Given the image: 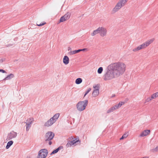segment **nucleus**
Masks as SVG:
<instances>
[{
	"label": "nucleus",
	"instance_id": "nucleus-25",
	"mask_svg": "<svg viewBox=\"0 0 158 158\" xmlns=\"http://www.w3.org/2000/svg\"><path fill=\"white\" fill-rule=\"evenodd\" d=\"M26 131H28L29 130L30 128L31 127V124L27 123H26Z\"/></svg>",
	"mask_w": 158,
	"mask_h": 158
},
{
	"label": "nucleus",
	"instance_id": "nucleus-37",
	"mask_svg": "<svg viewBox=\"0 0 158 158\" xmlns=\"http://www.w3.org/2000/svg\"><path fill=\"white\" fill-rule=\"evenodd\" d=\"M151 99H154L155 98H156V96L154 94H153L151 97Z\"/></svg>",
	"mask_w": 158,
	"mask_h": 158
},
{
	"label": "nucleus",
	"instance_id": "nucleus-8",
	"mask_svg": "<svg viewBox=\"0 0 158 158\" xmlns=\"http://www.w3.org/2000/svg\"><path fill=\"white\" fill-rule=\"evenodd\" d=\"M100 35L102 37L106 36L107 33L106 29L103 27H100Z\"/></svg>",
	"mask_w": 158,
	"mask_h": 158
},
{
	"label": "nucleus",
	"instance_id": "nucleus-9",
	"mask_svg": "<svg viewBox=\"0 0 158 158\" xmlns=\"http://www.w3.org/2000/svg\"><path fill=\"white\" fill-rule=\"evenodd\" d=\"M55 122L53 121L51 118L46 122L44 125L45 127H49L52 125Z\"/></svg>",
	"mask_w": 158,
	"mask_h": 158
},
{
	"label": "nucleus",
	"instance_id": "nucleus-38",
	"mask_svg": "<svg viewBox=\"0 0 158 158\" xmlns=\"http://www.w3.org/2000/svg\"><path fill=\"white\" fill-rule=\"evenodd\" d=\"M0 72H2L3 73H6V72L4 70L2 69H0Z\"/></svg>",
	"mask_w": 158,
	"mask_h": 158
},
{
	"label": "nucleus",
	"instance_id": "nucleus-19",
	"mask_svg": "<svg viewBox=\"0 0 158 158\" xmlns=\"http://www.w3.org/2000/svg\"><path fill=\"white\" fill-rule=\"evenodd\" d=\"M13 143V141L12 140L9 141L7 143V145L6 146V149H8L10 146L12 145Z\"/></svg>",
	"mask_w": 158,
	"mask_h": 158
},
{
	"label": "nucleus",
	"instance_id": "nucleus-35",
	"mask_svg": "<svg viewBox=\"0 0 158 158\" xmlns=\"http://www.w3.org/2000/svg\"><path fill=\"white\" fill-rule=\"evenodd\" d=\"M153 152H156L158 151V146L156 147L155 148L152 150Z\"/></svg>",
	"mask_w": 158,
	"mask_h": 158
},
{
	"label": "nucleus",
	"instance_id": "nucleus-23",
	"mask_svg": "<svg viewBox=\"0 0 158 158\" xmlns=\"http://www.w3.org/2000/svg\"><path fill=\"white\" fill-rule=\"evenodd\" d=\"M128 0H121L118 2L123 6H124Z\"/></svg>",
	"mask_w": 158,
	"mask_h": 158
},
{
	"label": "nucleus",
	"instance_id": "nucleus-24",
	"mask_svg": "<svg viewBox=\"0 0 158 158\" xmlns=\"http://www.w3.org/2000/svg\"><path fill=\"white\" fill-rule=\"evenodd\" d=\"M114 108L112 107L109 108L107 111V113H109L113 112L114 110Z\"/></svg>",
	"mask_w": 158,
	"mask_h": 158
},
{
	"label": "nucleus",
	"instance_id": "nucleus-22",
	"mask_svg": "<svg viewBox=\"0 0 158 158\" xmlns=\"http://www.w3.org/2000/svg\"><path fill=\"white\" fill-rule=\"evenodd\" d=\"M82 81V79L81 78H77L75 81V83L77 84H79L81 83Z\"/></svg>",
	"mask_w": 158,
	"mask_h": 158
},
{
	"label": "nucleus",
	"instance_id": "nucleus-12",
	"mask_svg": "<svg viewBox=\"0 0 158 158\" xmlns=\"http://www.w3.org/2000/svg\"><path fill=\"white\" fill-rule=\"evenodd\" d=\"M60 114L59 113L55 114L51 118L53 120V121L55 122L57 120L58 118L59 117Z\"/></svg>",
	"mask_w": 158,
	"mask_h": 158
},
{
	"label": "nucleus",
	"instance_id": "nucleus-34",
	"mask_svg": "<svg viewBox=\"0 0 158 158\" xmlns=\"http://www.w3.org/2000/svg\"><path fill=\"white\" fill-rule=\"evenodd\" d=\"M91 90V89L90 88H89L86 91V93H85V94L84 95V97H85L89 93V92Z\"/></svg>",
	"mask_w": 158,
	"mask_h": 158
},
{
	"label": "nucleus",
	"instance_id": "nucleus-13",
	"mask_svg": "<svg viewBox=\"0 0 158 158\" xmlns=\"http://www.w3.org/2000/svg\"><path fill=\"white\" fill-rule=\"evenodd\" d=\"M63 62L65 64H69V59L67 56H64L63 59Z\"/></svg>",
	"mask_w": 158,
	"mask_h": 158
},
{
	"label": "nucleus",
	"instance_id": "nucleus-17",
	"mask_svg": "<svg viewBox=\"0 0 158 158\" xmlns=\"http://www.w3.org/2000/svg\"><path fill=\"white\" fill-rule=\"evenodd\" d=\"M63 148L62 146H60L58 148H56V149L53 151L51 153L50 155H52L55 153H56L58 152L60 149H62Z\"/></svg>",
	"mask_w": 158,
	"mask_h": 158
},
{
	"label": "nucleus",
	"instance_id": "nucleus-7",
	"mask_svg": "<svg viewBox=\"0 0 158 158\" xmlns=\"http://www.w3.org/2000/svg\"><path fill=\"white\" fill-rule=\"evenodd\" d=\"M17 135V133L13 131H12L8 134L6 140L8 141L13 138H15L16 137Z\"/></svg>",
	"mask_w": 158,
	"mask_h": 158
},
{
	"label": "nucleus",
	"instance_id": "nucleus-45",
	"mask_svg": "<svg viewBox=\"0 0 158 158\" xmlns=\"http://www.w3.org/2000/svg\"><path fill=\"white\" fill-rule=\"evenodd\" d=\"M27 158H30V157H27Z\"/></svg>",
	"mask_w": 158,
	"mask_h": 158
},
{
	"label": "nucleus",
	"instance_id": "nucleus-3",
	"mask_svg": "<svg viewBox=\"0 0 158 158\" xmlns=\"http://www.w3.org/2000/svg\"><path fill=\"white\" fill-rule=\"evenodd\" d=\"M88 104V101L87 100L83 101H79L76 105V108L79 111L84 110Z\"/></svg>",
	"mask_w": 158,
	"mask_h": 158
},
{
	"label": "nucleus",
	"instance_id": "nucleus-2",
	"mask_svg": "<svg viewBox=\"0 0 158 158\" xmlns=\"http://www.w3.org/2000/svg\"><path fill=\"white\" fill-rule=\"evenodd\" d=\"M154 41V39H151L134 48L132 51L134 52H137L141 49H144L148 46Z\"/></svg>",
	"mask_w": 158,
	"mask_h": 158
},
{
	"label": "nucleus",
	"instance_id": "nucleus-18",
	"mask_svg": "<svg viewBox=\"0 0 158 158\" xmlns=\"http://www.w3.org/2000/svg\"><path fill=\"white\" fill-rule=\"evenodd\" d=\"M14 75L13 74L11 73L9 75H8L7 76L5 77L4 79V80H10L11 78L14 77Z\"/></svg>",
	"mask_w": 158,
	"mask_h": 158
},
{
	"label": "nucleus",
	"instance_id": "nucleus-6",
	"mask_svg": "<svg viewBox=\"0 0 158 158\" xmlns=\"http://www.w3.org/2000/svg\"><path fill=\"white\" fill-rule=\"evenodd\" d=\"M54 134L52 131H48L45 135V141H51L54 136Z\"/></svg>",
	"mask_w": 158,
	"mask_h": 158
},
{
	"label": "nucleus",
	"instance_id": "nucleus-33",
	"mask_svg": "<svg viewBox=\"0 0 158 158\" xmlns=\"http://www.w3.org/2000/svg\"><path fill=\"white\" fill-rule=\"evenodd\" d=\"M112 107H114V110H116L118 109V108H119V106H118V105L117 104L113 106Z\"/></svg>",
	"mask_w": 158,
	"mask_h": 158
},
{
	"label": "nucleus",
	"instance_id": "nucleus-31",
	"mask_svg": "<svg viewBox=\"0 0 158 158\" xmlns=\"http://www.w3.org/2000/svg\"><path fill=\"white\" fill-rule=\"evenodd\" d=\"M46 24V23L44 22L40 24H38L37 23V25L38 26H42L45 25Z\"/></svg>",
	"mask_w": 158,
	"mask_h": 158
},
{
	"label": "nucleus",
	"instance_id": "nucleus-1",
	"mask_svg": "<svg viewBox=\"0 0 158 158\" xmlns=\"http://www.w3.org/2000/svg\"><path fill=\"white\" fill-rule=\"evenodd\" d=\"M126 65L123 62L111 64L108 66V69L103 75L104 80L108 81L122 75L126 70Z\"/></svg>",
	"mask_w": 158,
	"mask_h": 158
},
{
	"label": "nucleus",
	"instance_id": "nucleus-30",
	"mask_svg": "<svg viewBox=\"0 0 158 158\" xmlns=\"http://www.w3.org/2000/svg\"><path fill=\"white\" fill-rule=\"evenodd\" d=\"M125 103V102H120L118 104L119 108L121 106L123 105Z\"/></svg>",
	"mask_w": 158,
	"mask_h": 158
},
{
	"label": "nucleus",
	"instance_id": "nucleus-36",
	"mask_svg": "<svg viewBox=\"0 0 158 158\" xmlns=\"http://www.w3.org/2000/svg\"><path fill=\"white\" fill-rule=\"evenodd\" d=\"M79 52H80L81 51H87L88 49L87 48H83L82 49H79Z\"/></svg>",
	"mask_w": 158,
	"mask_h": 158
},
{
	"label": "nucleus",
	"instance_id": "nucleus-32",
	"mask_svg": "<svg viewBox=\"0 0 158 158\" xmlns=\"http://www.w3.org/2000/svg\"><path fill=\"white\" fill-rule=\"evenodd\" d=\"M152 100L151 97H148L145 100V103L148 102Z\"/></svg>",
	"mask_w": 158,
	"mask_h": 158
},
{
	"label": "nucleus",
	"instance_id": "nucleus-29",
	"mask_svg": "<svg viewBox=\"0 0 158 158\" xmlns=\"http://www.w3.org/2000/svg\"><path fill=\"white\" fill-rule=\"evenodd\" d=\"M66 20L64 17L63 16L61 17L60 19V22H63Z\"/></svg>",
	"mask_w": 158,
	"mask_h": 158
},
{
	"label": "nucleus",
	"instance_id": "nucleus-20",
	"mask_svg": "<svg viewBox=\"0 0 158 158\" xmlns=\"http://www.w3.org/2000/svg\"><path fill=\"white\" fill-rule=\"evenodd\" d=\"M70 16V13L68 12L66 14H65L64 15V16L66 20H67L69 19Z\"/></svg>",
	"mask_w": 158,
	"mask_h": 158
},
{
	"label": "nucleus",
	"instance_id": "nucleus-27",
	"mask_svg": "<svg viewBox=\"0 0 158 158\" xmlns=\"http://www.w3.org/2000/svg\"><path fill=\"white\" fill-rule=\"evenodd\" d=\"M94 90L99 91V87L98 85L94 86Z\"/></svg>",
	"mask_w": 158,
	"mask_h": 158
},
{
	"label": "nucleus",
	"instance_id": "nucleus-14",
	"mask_svg": "<svg viewBox=\"0 0 158 158\" xmlns=\"http://www.w3.org/2000/svg\"><path fill=\"white\" fill-rule=\"evenodd\" d=\"M100 29V27H99L96 30L94 31L91 34V35L92 36H94L98 33H99Z\"/></svg>",
	"mask_w": 158,
	"mask_h": 158
},
{
	"label": "nucleus",
	"instance_id": "nucleus-43",
	"mask_svg": "<svg viewBox=\"0 0 158 158\" xmlns=\"http://www.w3.org/2000/svg\"><path fill=\"white\" fill-rule=\"evenodd\" d=\"M141 158H148V157H143Z\"/></svg>",
	"mask_w": 158,
	"mask_h": 158
},
{
	"label": "nucleus",
	"instance_id": "nucleus-41",
	"mask_svg": "<svg viewBox=\"0 0 158 158\" xmlns=\"http://www.w3.org/2000/svg\"><path fill=\"white\" fill-rule=\"evenodd\" d=\"M68 51H69L70 50L71 51V48L70 47H69V48H68Z\"/></svg>",
	"mask_w": 158,
	"mask_h": 158
},
{
	"label": "nucleus",
	"instance_id": "nucleus-11",
	"mask_svg": "<svg viewBox=\"0 0 158 158\" xmlns=\"http://www.w3.org/2000/svg\"><path fill=\"white\" fill-rule=\"evenodd\" d=\"M150 131L149 130H146L143 131L140 134L139 136L143 137L147 135L150 134Z\"/></svg>",
	"mask_w": 158,
	"mask_h": 158
},
{
	"label": "nucleus",
	"instance_id": "nucleus-42",
	"mask_svg": "<svg viewBox=\"0 0 158 158\" xmlns=\"http://www.w3.org/2000/svg\"><path fill=\"white\" fill-rule=\"evenodd\" d=\"M3 61L2 60H0V62H1L2 63L3 62Z\"/></svg>",
	"mask_w": 158,
	"mask_h": 158
},
{
	"label": "nucleus",
	"instance_id": "nucleus-21",
	"mask_svg": "<svg viewBox=\"0 0 158 158\" xmlns=\"http://www.w3.org/2000/svg\"><path fill=\"white\" fill-rule=\"evenodd\" d=\"M99 94V91L94 90L92 93V96L93 97H95Z\"/></svg>",
	"mask_w": 158,
	"mask_h": 158
},
{
	"label": "nucleus",
	"instance_id": "nucleus-44",
	"mask_svg": "<svg viewBox=\"0 0 158 158\" xmlns=\"http://www.w3.org/2000/svg\"><path fill=\"white\" fill-rule=\"evenodd\" d=\"M114 96H115V95H113V96H112V97H114Z\"/></svg>",
	"mask_w": 158,
	"mask_h": 158
},
{
	"label": "nucleus",
	"instance_id": "nucleus-10",
	"mask_svg": "<svg viewBox=\"0 0 158 158\" xmlns=\"http://www.w3.org/2000/svg\"><path fill=\"white\" fill-rule=\"evenodd\" d=\"M123 6L119 3L118 2L115 7L113 9V11L114 12H116L118 11Z\"/></svg>",
	"mask_w": 158,
	"mask_h": 158
},
{
	"label": "nucleus",
	"instance_id": "nucleus-5",
	"mask_svg": "<svg viewBox=\"0 0 158 158\" xmlns=\"http://www.w3.org/2000/svg\"><path fill=\"white\" fill-rule=\"evenodd\" d=\"M48 154V151L46 149H41L39 152L37 158H45Z\"/></svg>",
	"mask_w": 158,
	"mask_h": 158
},
{
	"label": "nucleus",
	"instance_id": "nucleus-15",
	"mask_svg": "<svg viewBox=\"0 0 158 158\" xmlns=\"http://www.w3.org/2000/svg\"><path fill=\"white\" fill-rule=\"evenodd\" d=\"M34 121V118H30L26 120V122H25V123H27L28 124H31Z\"/></svg>",
	"mask_w": 158,
	"mask_h": 158
},
{
	"label": "nucleus",
	"instance_id": "nucleus-28",
	"mask_svg": "<svg viewBox=\"0 0 158 158\" xmlns=\"http://www.w3.org/2000/svg\"><path fill=\"white\" fill-rule=\"evenodd\" d=\"M128 136V135L126 134H124L122 136L120 139V140L123 139L124 138H126Z\"/></svg>",
	"mask_w": 158,
	"mask_h": 158
},
{
	"label": "nucleus",
	"instance_id": "nucleus-4",
	"mask_svg": "<svg viewBox=\"0 0 158 158\" xmlns=\"http://www.w3.org/2000/svg\"><path fill=\"white\" fill-rule=\"evenodd\" d=\"M69 141L68 143L66 145V147L67 148H69L71 147L72 145L78 142L80 143L81 141L77 138H74L73 136H71L69 138Z\"/></svg>",
	"mask_w": 158,
	"mask_h": 158
},
{
	"label": "nucleus",
	"instance_id": "nucleus-16",
	"mask_svg": "<svg viewBox=\"0 0 158 158\" xmlns=\"http://www.w3.org/2000/svg\"><path fill=\"white\" fill-rule=\"evenodd\" d=\"M79 52H79V49L77 50H74V51H70V52H68V54L69 55L71 56V55H73L74 54H77V53Z\"/></svg>",
	"mask_w": 158,
	"mask_h": 158
},
{
	"label": "nucleus",
	"instance_id": "nucleus-39",
	"mask_svg": "<svg viewBox=\"0 0 158 158\" xmlns=\"http://www.w3.org/2000/svg\"><path fill=\"white\" fill-rule=\"evenodd\" d=\"M154 94L156 97H158V92L155 93Z\"/></svg>",
	"mask_w": 158,
	"mask_h": 158
},
{
	"label": "nucleus",
	"instance_id": "nucleus-40",
	"mask_svg": "<svg viewBox=\"0 0 158 158\" xmlns=\"http://www.w3.org/2000/svg\"><path fill=\"white\" fill-rule=\"evenodd\" d=\"M49 141V142L48 143V144L49 145H51L52 143V142L51 141Z\"/></svg>",
	"mask_w": 158,
	"mask_h": 158
},
{
	"label": "nucleus",
	"instance_id": "nucleus-26",
	"mask_svg": "<svg viewBox=\"0 0 158 158\" xmlns=\"http://www.w3.org/2000/svg\"><path fill=\"white\" fill-rule=\"evenodd\" d=\"M103 70V69L102 67H100L99 68L98 70V71H97L98 73V74H101L102 73Z\"/></svg>",
	"mask_w": 158,
	"mask_h": 158
}]
</instances>
